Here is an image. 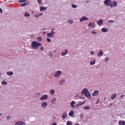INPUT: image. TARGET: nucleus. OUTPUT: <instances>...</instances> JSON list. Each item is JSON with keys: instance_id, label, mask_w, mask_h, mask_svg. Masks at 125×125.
I'll return each instance as SVG.
<instances>
[{"instance_id": "obj_59", "label": "nucleus", "mask_w": 125, "mask_h": 125, "mask_svg": "<svg viewBox=\"0 0 125 125\" xmlns=\"http://www.w3.org/2000/svg\"><path fill=\"white\" fill-rule=\"evenodd\" d=\"M75 125H80V124L78 123H75Z\"/></svg>"}, {"instance_id": "obj_8", "label": "nucleus", "mask_w": 125, "mask_h": 125, "mask_svg": "<svg viewBox=\"0 0 125 125\" xmlns=\"http://www.w3.org/2000/svg\"><path fill=\"white\" fill-rule=\"evenodd\" d=\"M62 74V71H57L56 73L54 74V77H60V75Z\"/></svg>"}, {"instance_id": "obj_36", "label": "nucleus", "mask_w": 125, "mask_h": 125, "mask_svg": "<svg viewBox=\"0 0 125 125\" xmlns=\"http://www.w3.org/2000/svg\"><path fill=\"white\" fill-rule=\"evenodd\" d=\"M46 41L48 42H51V40L50 39L49 37L46 38Z\"/></svg>"}, {"instance_id": "obj_29", "label": "nucleus", "mask_w": 125, "mask_h": 125, "mask_svg": "<svg viewBox=\"0 0 125 125\" xmlns=\"http://www.w3.org/2000/svg\"><path fill=\"white\" fill-rule=\"evenodd\" d=\"M42 37H38L37 38L38 42H42Z\"/></svg>"}, {"instance_id": "obj_5", "label": "nucleus", "mask_w": 125, "mask_h": 125, "mask_svg": "<svg viewBox=\"0 0 125 125\" xmlns=\"http://www.w3.org/2000/svg\"><path fill=\"white\" fill-rule=\"evenodd\" d=\"M117 5H118V3H117V1H111V2H110V7H114L115 6H117Z\"/></svg>"}, {"instance_id": "obj_57", "label": "nucleus", "mask_w": 125, "mask_h": 125, "mask_svg": "<svg viewBox=\"0 0 125 125\" xmlns=\"http://www.w3.org/2000/svg\"><path fill=\"white\" fill-rule=\"evenodd\" d=\"M78 95H76V96H75V99H78V98H76V97H78Z\"/></svg>"}, {"instance_id": "obj_33", "label": "nucleus", "mask_w": 125, "mask_h": 125, "mask_svg": "<svg viewBox=\"0 0 125 125\" xmlns=\"http://www.w3.org/2000/svg\"><path fill=\"white\" fill-rule=\"evenodd\" d=\"M65 83V79L62 80L60 82V84H62V83Z\"/></svg>"}, {"instance_id": "obj_39", "label": "nucleus", "mask_w": 125, "mask_h": 125, "mask_svg": "<svg viewBox=\"0 0 125 125\" xmlns=\"http://www.w3.org/2000/svg\"><path fill=\"white\" fill-rule=\"evenodd\" d=\"M108 61H109V58L106 57L105 59V62H108Z\"/></svg>"}, {"instance_id": "obj_16", "label": "nucleus", "mask_w": 125, "mask_h": 125, "mask_svg": "<svg viewBox=\"0 0 125 125\" xmlns=\"http://www.w3.org/2000/svg\"><path fill=\"white\" fill-rule=\"evenodd\" d=\"M41 106L43 108H45V107H46V106H47V103L43 102V103L42 104Z\"/></svg>"}, {"instance_id": "obj_32", "label": "nucleus", "mask_w": 125, "mask_h": 125, "mask_svg": "<svg viewBox=\"0 0 125 125\" xmlns=\"http://www.w3.org/2000/svg\"><path fill=\"white\" fill-rule=\"evenodd\" d=\"M66 125H73V123H72V122H71V121H68V122L66 123Z\"/></svg>"}, {"instance_id": "obj_23", "label": "nucleus", "mask_w": 125, "mask_h": 125, "mask_svg": "<svg viewBox=\"0 0 125 125\" xmlns=\"http://www.w3.org/2000/svg\"><path fill=\"white\" fill-rule=\"evenodd\" d=\"M54 93H55V91L54 90V89H51L50 90V94H51V95L54 94Z\"/></svg>"}, {"instance_id": "obj_9", "label": "nucleus", "mask_w": 125, "mask_h": 125, "mask_svg": "<svg viewBox=\"0 0 125 125\" xmlns=\"http://www.w3.org/2000/svg\"><path fill=\"white\" fill-rule=\"evenodd\" d=\"M98 94H99V91L95 90L92 94V96H96V95H98Z\"/></svg>"}, {"instance_id": "obj_31", "label": "nucleus", "mask_w": 125, "mask_h": 125, "mask_svg": "<svg viewBox=\"0 0 125 125\" xmlns=\"http://www.w3.org/2000/svg\"><path fill=\"white\" fill-rule=\"evenodd\" d=\"M71 6L72 7H73V8H77V7H78V6H77V5H75L74 4H72Z\"/></svg>"}, {"instance_id": "obj_55", "label": "nucleus", "mask_w": 125, "mask_h": 125, "mask_svg": "<svg viewBox=\"0 0 125 125\" xmlns=\"http://www.w3.org/2000/svg\"><path fill=\"white\" fill-rule=\"evenodd\" d=\"M124 96H125V95H122L121 96V98H123V97H124Z\"/></svg>"}, {"instance_id": "obj_28", "label": "nucleus", "mask_w": 125, "mask_h": 125, "mask_svg": "<svg viewBox=\"0 0 125 125\" xmlns=\"http://www.w3.org/2000/svg\"><path fill=\"white\" fill-rule=\"evenodd\" d=\"M27 1V0H20L19 1V2L20 3H22V2H26Z\"/></svg>"}, {"instance_id": "obj_26", "label": "nucleus", "mask_w": 125, "mask_h": 125, "mask_svg": "<svg viewBox=\"0 0 125 125\" xmlns=\"http://www.w3.org/2000/svg\"><path fill=\"white\" fill-rule=\"evenodd\" d=\"M24 16L25 17H30V14H29L28 13H25Z\"/></svg>"}, {"instance_id": "obj_20", "label": "nucleus", "mask_w": 125, "mask_h": 125, "mask_svg": "<svg viewBox=\"0 0 125 125\" xmlns=\"http://www.w3.org/2000/svg\"><path fill=\"white\" fill-rule=\"evenodd\" d=\"M118 124L119 125H125V122L122 121H119Z\"/></svg>"}, {"instance_id": "obj_25", "label": "nucleus", "mask_w": 125, "mask_h": 125, "mask_svg": "<svg viewBox=\"0 0 125 125\" xmlns=\"http://www.w3.org/2000/svg\"><path fill=\"white\" fill-rule=\"evenodd\" d=\"M7 75L8 76H11V75H13V72H12V71H8L7 72Z\"/></svg>"}, {"instance_id": "obj_43", "label": "nucleus", "mask_w": 125, "mask_h": 125, "mask_svg": "<svg viewBox=\"0 0 125 125\" xmlns=\"http://www.w3.org/2000/svg\"><path fill=\"white\" fill-rule=\"evenodd\" d=\"M80 118H81V119H83V114H81L80 115Z\"/></svg>"}, {"instance_id": "obj_52", "label": "nucleus", "mask_w": 125, "mask_h": 125, "mask_svg": "<svg viewBox=\"0 0 125 125\" xmlns=\"http://www.w3.org/2000/svg\"><path fill=\"white\" fill-rule=\"evenodd\" d=\"M79 106H80V104H76V107H79Z\"/></svg>"}, {"instance_id": "obj_19", "label": "nucleus", "mask_w": 125, "mask_h": 125, "mask_svg": "<svg viewBox=\"0 0 125 125\" xmlns=\"http://www.w3.org/2000/svg\"><path fill=\"white\" fill-rule=\"evenodd\" d=\"M97 23L98 25H102V24H103V21L101 19L98 21H97Z\"/></svg>"}, {"instance_id": "obj_61", "label": "nucleus", "mask_w": 125, "mask_h": 125, "mask_svg": "<svg viewBox=\"0 0 125 125\" xmlns=\"http://www.w3.org/2000/svg\"><path fill=\"white\" fill-rule=\"evenodd\" d=\"M109 105H110V106H112V104H109Z\"/></svg>"}, {"instance_id": "obj_12", "label": "nucleus", "mask_w": 125, "mask_h": 125, "mask_svg": "<svg viewBox=\"0 0 125 125\" xmlns=\"http://www.w3.org/2000/svg\"><path fill=\"white\" fill-rule=\"evenodd\" d=\"M75 101H73L70 103V107L71 108H75Z\"/></svg>"}, {"instance_id": "obj_63", "label": "nucleus", "mask_w": 125, "mask_h": 125, "mask_svg": "<svg viewBox=\"0 0 125 125\" xmlns=\"http://www.w3.org/2000/svg\"><path fill=\"white\" fill-rule=\"evenodd\" d=\"M1 116V114L0 113V116Z\"/></svg>"}, {"instance_id": "obj_44", "label": "nucleus", "mask_w": 125, "mask_h": 125, "mask_svg": "<svg viewBox=\"0 0 125 125\" xmlns=\"http://www.w3.org/2000/svg\"><path fill=\"white\" fill-rule=\"evenodd\" d=\"M93 53H94V51H91L90 52V54H91V55H93Z\"/></svg>"}, {"instance_id": "obj_50", "label": "nucleus", "mask_w": 125, "mask_h": 125, "mask_svg": "<svg viewBox=\"0 0 125 125\" xmlns=\"http://www.w3.org/2000/svg\"><path fill=\"white\" fill-rule=\"evenodd\" d=\"M85 2H86V3H89V0H86Z\"/></svg>"}, {"instance_id": "obj_6", "label": "nucleus", "mask_w": 125, "mask_h": 125, "mask_svg": "<svg viewBox=\"0 0 125 125\" xmlns=\"http://www.w3.org/2000/svg\"><path fill=\"white\" fill-rule=\"evenodd\" d=\"M88 20V18H87L85 16H83L81 19H80V22H83V21H87Z\"/></svg>"}, {"instance_id": "obj_35", "label": "nucleus", "mask_w": 125, "mask_h": 125, "mask_svg": "<svg viewBox=\"0 0 125 125\" xmlns=\"http://www.w3.org/2000/svg\"><path fill=\"white\" fill-rule=\"evenodd\" d=\"M89 108H90L89 106H84L83 107V109H84V110H88Z\"/></svg>"}, {"instance_id": "obj_58", "label": "nucleus", "mask_w": 125, "mask_h": 125, "mask_svg": "<svg viewBox=\"0 0 125 125\" xmlns=\"http://www.w3.org/2000/svg\"><path fill=\"white\" fill-rule=\"evenodd\" d=\"M49 56H50V57H52V55L51 53H50V55Z\"/></svg>"}, {"instance_id": "obj_42", "label": "nucleus", "mask_w": 125, "mask_h": 125, "mask_svg": "<svg viewBox=\"0 0 125 125\" xmlns=\"http://www.w3.org/2000/svg\"><path fill=\"white\" fill-rule=\"evenodd\" d=\"M35 17H36V18H38V17H40V16L39 14H36L35 15Z\"/></svg>"}, {"instance_id": "obj_40", "label": "nucleus", "mask_w": 125, "mask_h": 125, "mask_svg": "<svg viewBox=\"0 0 125 125\" xmlns=\"http://www.w3.org/2000/svg\"><path fill=\"white\" fill-rule=\"evenodd\" d=\"M1 83H2V84H4V85H5V84H6L7 83H6V82H5V81H2V82H1Z\"/></svg>"}, {"instance_id": "obj_3", "label": "nucleus", "mask_w": 125, "mask_h": 125, "mask_svg": "<svg viewBox=\"0 0 125 125\" xmlns=\"http://www.w3.org/2000/svg\"><path fill=\"white\" fill-rule=\"evenodd\" d=\"M54 34H55V32L51 31L50 33H47V37L48 38H53L54 37Z\"/></svg>"}, {"instance_id": "obj_1", "label": "nucleus", "mask_w": 125, "mask_h": 125, "mask_svg": "<svg viewBox=\"0 0 125 125\" xmlns=\"http://www.w3.org/2000/svg\"><path fill=\"white\" fill-rule=\"evenodd\" d=\"M41 46H42V43L37 41H33L31 43V47L33 49H38Z\"/></svg>"}, {"instance_id": "obj_45", "label": "nucleus", "mask_w": 125, "mask_h": 125, "mask_svg": "<svg viewBox=\"0 0 125 125\" xmlns=\"http://www.w3.org/2000/svg\"><path fill=\"white\" fill-rule=\"evenodd\" d=\"M47 32H46V31H44V32L42 33V35H46Z\"/></svg>"}, {"instance_id": "obj_47", "label": "nucleus", "mask_w": 125, "mask_h": 125, "mask_svg": "<svg viewBox=\"0 0 125 125\" xmlns=\"http://www.w3.org/2000/svg\"><path fill=\"white\" fill-rule=\"evenodd\" d=\"M42 14H43L42 13H41L39 14V17L42 16Z\"/></svg>"}, {"instance_id": "obj_60", "label": "nucleus", "mask_w": 125, "mask_h": 125, "mask_svg": "<svg viewBox=\"0 0 125 125\" xmlns=\"http://www.w3.org/2000/svg\"><path fill=\"white\" fill-rule=\"evenodd\" d=\"M45 30V28H42V31H44Z\"/></svg>"}, {"instance_id": "obj_4", "label": "nucleus", "mask_w": 125, "mask_h": 125, "mask_svg": "<svg viewBox=\"0 0 125 125\" xmlns=\"http://www.w3.org/2000/svg\"><path fill=\"white\" fill-rule=\"evenodd\" d=\"M111 1V0H105L104 2L106 6H110Z\"/></svg>"}, {"instance_id": "obj_2", "label": "nucleus", "mask_w": 125, "mask_h": 125, "mask_svg": "<svg viewBox=\"0 0 125 125\" xmlns=\"http://www.w3.org/2000/svg\"><path fill=\"white\" fill-rule=\"evenodd\" d=\"M81 94H84L85 97L89 98V99L91 98V95H90V93H89V92H88V90H87L86 88H84L83 89L82 91L81 92Z\"/></svg>"}, {"instance_id": "obj_24", "label": "nucleus", "mask_w": 125, "mask_h": 125, "mask_svg": "<svg viewBox=\"0 0 125 125\" xmlns=\"http://www.w3.org/2000/svg\"><path fill=\"white\" fill-rule=\"evenodd\" d=\"M15 125H23V122L21 121L16 123Z\"/></svg>"}, {"instance_id": "obj_17", "label": "nucleus", "mask_w": 125, "mask_h": 125, "mask_svg": "<svg viewBox=\"0 0 125 125\" xmlns=\"http://www.w3.org/2000/svg\"><path fill=\"white\" fill-rule=\"evenodd\" d=\"M67 112H64L62 114V119H66V117H67Z\"/></svg>"}, {"instance_id": "obj_54", "label": "nucleus", "mask_w": 125, "mask_h": 125, "mask_svg": "<svg viewBox=\"0 0 125 125\" xmlns=\"http://www.w3.org/2000/svg\"><path fill=\"white\" fill-rule=\"evenodd\" d=\"M90 65H94V64H95V63H90Z\"/></svg>"}, {"instance_id": "obj_37", "label": "nucleus", "mask_w": 125, "mask_h": 125, "mask_svg": "<svg viewBox=\"0 0 125 125\" xmlns=\"http://www.w3.org/2000/svg\"><path fill=\"white\" fill-rule=\"evenodd\" d=\"M108 23H115V21L113 20H109L108 21Z\"/></svg>"}, {"instance_id": "obj_18", "label": "nucleus", "mask_w": 125, "mask_h": 125, "mask_svg": "<svg viewBox=\"0 0 125 125\" xmlns=\"http://www.w3.org/2000/svg\"><path fill=\"white\" fill-rule=\"evenodd\" d=\"M102 32H103V33H107L108 32V29L106 28H103L101 29Z\"/></svg>"}, {"instance_id": "obj_64", "label": "nucleus", "mask_w": 125, "mask_h": 125, "mask_svg": "<svg viewBox=\"0 0 125 125\" xmlns=\"http://www.w3.org/2000/svg\"><path fill=\"white\" fill-rule=\"evenodd\" d=\"M80 98H81V97H80Z\"/></svg>"}, {"instance_id": "obj_10", "label": "nucleus", "mask_w": 125, "mask_h": 125, "mask_svg": "<svg viewBox=\"0 0 125 125\" xmlns=\"http://www.w3.org/2000/svg\"><path fill=\"white\" fill-rule=\"evenodd\" d=\"M97 56L98 57H101L103 56V51H102V50H100L99 52L98 53Z\"/></svg>"}, {"instance_id": "obj_21", "label": "nucleus", "mask_w": 125, "mask_h": 125, "mask_svg": "<svg viewBox=\"0 0 125 125\" xmlns=\"http://www.w3.org/2000/svg\"><path fill=\"white\" fill-rule=\"evenodd\" d=\"M26 5H29V3L24 2V3H22V4H21V7L26 6Z\"/></svg>"}, {"instance_id": "obj_62", "label": "nucleus", "mask_w": 125, "mask_h": 125, "mask_svg": "<svg viewBox=\"0 0 125 125\" xmlns=\"http://www.w3.org/2000/svg\"><path fill=\"white\" fill-rule=\"evenodd\" d=\"M83 99H84V97H83Z\"/></svg>"}, {"instance_id": "obj_30", "label": "nucleus", "mask_w": 125, "mask_h": 125, "mask_svg": "<svg viewBox=\"0 0 125 125\" xmlns=\"http://www.w3.org/2000/svg\"><path fill=\"white\" fill-rule=\"evenodd\" d=\"M56 102V99H53L51 101V104H53V103H55Z\"/></svg>"}, {"instance_id": "obj_46", "label": "nucleus", "mask_w": 125, "mask_h": 125, "mask_svg": "<svg viewBox=\"0 0 125 125\" xmlns=\"http://www.w3.org/2000/svg\"><path fill=\"white\" fill-rule=\"evenodd\" d=\"M40 50H41V51H42L43 50V47H41L40 48Z\"/></svg>"}, {"instance_id": "obj_49", "label": "nucleus", "mask_w": 125, "mask_h": 125, "mask_svg": "<svg viewBox=\"0 0 125 125\" xmlns=\"http://www.w3.org/2000/svg\"><path fill=\"white\" fill-rule=\"evenodd\" d=\"M52 125H57V124L56 123H54L52 124Z\"/></svg>"}, {"instance_id": "obj_13", "label": "nucleus", "mask_w": 125, "mask_h": 125, "mask_svg": "<svg viewBox=\"0 0 125 125\" xmlns=\"http://www.w3.org/2000/svg\"><path fill=\"white\" fill-rule=\"evenodd\" d=\"M47 9V7L41 6L40 7V11H43L44 10H46Z\"/></svg>"}, {"instance_id": "obj_48", "label": "nucleus", "mask_w": 125, "mask_h": 125, "mask_svg": "<svg viewBox=\"0 0 125 125\" xmlns=\"http://www.w3.org/2000/svg\"><path fill=\"white\" fill-rule=\"evenodd\" d=\"M0 13H2V9L1 8H0Z\"/></svg>"}, {"instance_id": "obj_53", "label": "nucleus", "mask_w": 125, "mask_h": 125, "mask_svg": "<svg viewBox=\"0 0 125 125\" xmlns=\"http://www.w3.org/2000/svg\"><path fill=\"white\" fill-rule=\"evenodd\" d=\"M9 119H10V117L7 116V120H9Z\"/></svg>"}, {"instance_id": "obj_56", "label": "nucleus", "mask_w": 125, "mask_h": 125, "mask_svg": "<svg viewBox=\"0 0 125 125\" xmlns=\"http://www.w3.org/2000/svg\"><path fill=\"white\" fill-rule=\"evenodd\" d=\"M54 31V29L53 28H52V29H51V32H54V31Z\"/></svg>"}, {"instance_id": "obj_38", "label": "nucleus", "mask_w": 125, "mask_h": 125, "mask_svg": "<svg viewBox=\"0 0 125 125\" xmlns=\"http://www.w3.org/2000/svg\"><path fill=\"white\" fill-rule=\"evenodd\" d=\"M91 34H93L94 35H97V34H98V32H96L95 31H92Z\"/></svg>"}, {"instance_id": "obj_27", "label": "nucleus", "mask_w": 125, "mask_h": 125, "mask_svg": "<svg viewBox=\"0 0 125 125\" xmlns=\"http://www.w3.org/2000/svg\"><path fill=\"white\" fill-rule=\"evenodd\" d=\"M85 102H86V101H84L79 103V105L82 106V105H83V104H85Z\"/></svg>"}, {"instance_id": "obj_15", "label": "nucleus", "mask_w": 125, "mask_h": 125, "mask_svg": "<svg viewBox=\"0 0 125 125\" xmlns=\"http://www.w3.org/2000/svg\"><path fill=\"white\" fill-rule=\"evenodd\" d=\"M116 97H117V94L116 93L113 94L111 97V99L112 100H114V99H115V98H116Z\"/></svg>"}, {"instance_id": "obj_14", "label": "nucleus", "mask_w": 125, "mask_h": 125, "mask_svg": "<svg viewBox=\"0 0 125 125\" xmlns=\"http://www.w3.org/2000/svg\"><path fill=\"white\" fill-rule=\"evenodd\" d=\"M67 53H68V50H67V49H65V52H61V54H62V56H65V55H66V54H67Z\"/></svg>"}, {"instance_id": "obj_41", "label": "nucleus", "mask_w": 125, "mask_h": 125, "mask_svg": "<svg viewBox=\"0 0 125 125\" xmlns=\"http://www.w3.org/2000/svg\"><path fill=\"white\" fill-rule=\"evenodd\" d=\"M38 2L39 4H41L42 3V0H38Z\"/></svg>"}, {"instance_id": "obj_11", "label": "nucleus", "mask_w": 125, "mask_h": 125, "mask_svg": "<svg viewBox=\"0 0 125 125\" xmlns=\"http://www.w3.org/2000/svg\"><path fill=\"white\" fill-rule=\"evenodd\" d=\"M88 27H91L92 28H95V24L94 23H91L90 22L88 24Z\"/></svg>"}, {"instance_id": "obj_34", "label": "nucleus", "mask_w": 125, "mask_h": 125, "mask_svg": "<svg viewBox=\"0 0 125 125\" xmlns=\"http://www.w3.org/2000/svg\"><path fill=\"white\" fill-rule=\"evenodd\" d=\"M67 22L69 24H73V21H72V20H68Z\"/></svg>"}, {"instance_id": "obj_22", "label": "nucleus", "mask_w": 125, "mask_h": 125, "mask_svg": "<svg viewBox=\"0 0 125 125\" xmlns=\"http://www.w3.org/2000/svg\"><path fill=\"white\" fill-rule=\"evenodd\" d=\"M68 115L70 117H72L73 116V115H74V111L71 110V111H69Z\"/></svg>"}, {"instance_id": "obj_7", "label": "nucleus", "mask_w": 125, "mask_h": 125, "mask_svg": "<svg viewBox=\"0 0 125 125\" xmlns=\"http://www.w3.org/2000/svg\"><path fill=\"white\" fill-rule=\"evenodd\" d=\"M48 98V95L47 94L46 95H43L40 98V100H45V99H47Z\"/></svg>"}, {"instance_id": "obj_51", "label": "nucleus", "mask_w": 125, "mask_h": 125, "mask_svg": "<svg viewBox=\"0 0 125 125\" xmlns=\"http://www.w3.org/2000/svg\"><path fill=\"white\" fill-rule=\"evenodd\" d=\"M90 63H95V61L90 62Z\"/></svg>"}]
</instances>
